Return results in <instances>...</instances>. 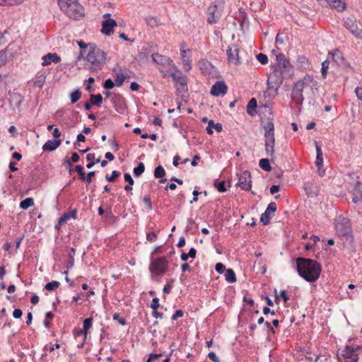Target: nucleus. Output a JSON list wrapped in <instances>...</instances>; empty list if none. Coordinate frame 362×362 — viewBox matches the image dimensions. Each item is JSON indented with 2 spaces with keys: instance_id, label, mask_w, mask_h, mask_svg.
I'll use <instances>...</instances> for the list:
<instances>
[{
  "instance_id": "obj_1",
  "label": "nucleus",
  "mask_w": 362,
  "mask_h": 362,
  "mask_svg": "<svg viewBox=\"0 0 362 362\" xmlns=\"http://www.w3.org/2000/svg\"><path fill=\"white\" fill-rule=\"evenodd\" d=\"M317 92V82L312 76L306 75L294 84L291 97L298 104L302 105L305 98L313 100Z\"/></svg>"
},
{
  "instance_id": "obj_2",
  "label": "nucleus",
  "mask_w": 362,
  "mask_h": 362,
  "mask_svg": "<svg viewBox=\"0 0 362 362\" xmlns=\"http://www.w3.org/2000/svg\"><path fill=\"white\" fill-rule=\"evenodd\" d=\"M88 52L83 56L86 61L85 68L90 71L95 72L100 70L105 64L107 54L95 44L88 47Z\"/></svg>"
},
{
  "instance_id": "obj_3",
  "label": "nucleus",
  "mask_w": 362,
  "mask_h": 362,
  "mask_svg": "<svg viewBox=\"0 0 362 362\" xmlns=\"http://www.w3.org/2000/svg\"><path fill=\"white\" fill-rule=\"evenodd\" d=\"M297 270L299 275L309 282L315 281L321 272L320 264L310 259L298 257L296 259Z\"/></svg>"
},
{
  "instance_id": "obj_4",
  "label": "nucleus",
  "mask_w": 362,
  "mask_h": 362,
  "mask_svg": "<svg viewBox=\"0 0 362 362\" xmlns=\"http://www.w3.org/2000/svg\"><path fill=\"white\" fill-rule=\"evenodd\" d=\"M264 137V150L267 156L273 157L275 153L274 145V124L272 121H267L263 125Z\"/></svg>"
},
{
  "instance_id": "obj_5",
  "label": "nucleus",
  "mask_w": 362,
  "mask_h": 362,
  "mask_svg": "<svg viewBox=\"0 0 362 362\" xmlns=\"http://www.w3.org/2000/svg\"><path fill=\"white\" fill-rule=\"evenodd\" d=\"M61 10L69 18H79L83 15V7L76 0H58Z\"/></svg>"
},
{
  "instance_id": "obj_6",
  "label": "nucleus",
  "mask_w": 362,
  "mask_h": 362,
  "mask_svg": "<svg viewBox=\"0 0 362 362\" xmlns=\"http://www.w3.org/2000/svg\"><path fill=\"white\" fill-rule=\"evenodd\" d=\"M160 72L163 73L164 77L168 75H170L173 77L175 83V86L179 93L187 91V77L183 75L180 71L177 69L172 71V69L164 70L160 68Z\"/></svg>"
},
{
  "instance_id": "obj_7",
  "label": "nucleus",
  "mask_w": 362,
  "mask_h": 362,
  "mask_svg": "<svg viewBox=\"0 0 362 362\" xmlns=\"http://www.w3.org/2000/svg\"><path fill=\"white\" fill-rule=\"evenodd\" d=\"M168 262L164 257L153 259L149 266L151 272L157 276H162L168 269Z\"/></svg>"
},
{
  "instance_id": "obj_8",
  "label": "nucleus",
  "mask_w": 362,
  "mask_h": 362,
  "mask_svg": "<svg viewBox=\"0 0 362 362\" xmlns=\"http://www.w3.org/2000/svg\"><path fill=\"white\" fill-rule=\"evenodd\" d=\"M282 71L279 69L274 70L268 76L267 86L269 88L277 90L283 81Z\"/></svg>"
},
{
  "instance_id": "obj_9",
  "label": "nucleus",
  "mask_w": 362,
  "mask_h": 362,
  "mask_svg": "<svg viewBox=\"0 0 362 362\" xmlns=\"http://www.w3.org/2000/svg\"><path fill=\"white\" fill-rule=\"evenodd\" d=\"M152 59L156 64L160 65V67H159L160 70V68L163 69L164 70H168L169 69H172V71H173L174 69H176V66H175V64L173 63V60H171L169 58H167L164 56H162L158 54H152Z\"/></svg>"
},
{
  "instance_id": "obj_10",
  "label": "nucleus",
  "mask_w": 362,
  "mask_h": 362,
  "mask_svg": "<svg viewBox=\"0 0 362 362\" xmlns=\"http://www.w3.org/2000/svg\"><path fill=\"white\" fill-rule=\"evenodd\" d=\"M180 55L183 64V69L188 71L192 69V50L186 48L185 44L180 45Z\"/></svg>"
},
{
  "instance_id": "obj_11",
  "label": "nucleus",
  "mask_w": 362,
  "mask_h": 362,
  "mask_svg": "<svg viewBox=\"0 0 362 362\" xmlns=\"http://www.w3.org/2000/svg\"><path fill=\"white\" fill-rule=\"evenodd\" d=\"M222 7L221 6H217L216 4H211L208 8V22L209 23H216L222 15Z\"/></svg>"
},
{
  "instance_id": "obj_12",
  "label": "nucleus",
  "mask_w": 362,
  "mask_h": 362,
  "mask_svg": "<svg viewBox=\"0 0 362 362\" xmlns=\"http://www.w3.org/2000/svg\"><path fill=\"white\" fill-rule=\"evenodd\" d=\"M237 185L243 190H250L252 188V177L250 173L246 170L239 175Z\"/></svg>"
},
{
  "instance_id": "obj_13",
  "label": "nucleus",
  "mask_w": 362,
  "mask_h": 362,
  "mask_svg": "<svg viewBox=\"0 0 362 362\" xmlns=\"http://www.w3.org/2000/svg\"><path fill=\"white\" fill-rule=\"evenodd\" d=\"M103 16L106 19L102 23L101 32L106 35H110L113 33V28L117 26V23L110 18V13H105Z\"/></svg>"
},
{
  "instance_id": "obj_14",
  "label": "nucleus",
  "mask_w": 362,
  "mask_h": 362,
  "mask_svg": "<svg viewBox=\"0 0 362 362\" xmlns=\"http://www.w3.org/2000/svg\"><path fill=\"white\" fill-rule=\"evenodd\" d=\"M344 26L356 37L362 40V29L359 28L356 21L351 18H347L344 21Z\"/></svg>"
},
{
  "instance_id": "obj_15",
  "label": "nucleus",
  "mask_w": 362,
  "mask_h": 362,
  "mask_svg": "<svg viewBox=\"0 0 362 362\" xmlns=\"http://www.w3.org/2000/svg\"><path fill=\"white\" fill-rule=\"evenodd\" d=\"M341 356L346 360V362H357L358 355L356 350L351 346H345L341 352Z\"/></svg>"
},
{
  "instance_id": "obj_16",
  "label": "nucleus",
  "mask_w": 362,
  "mask_h": 362,
  "mask_svg": "<svg viewBox=\"0 0 362 362\" xmlns=\"http://www.w3.org/2000/svg\"><path fill=\"white\" fill-rule=\"evenodd\" d=\"M315 147H316V160L315 165L317 168L318 174L320 176L322 177L325 175V170L323 169V158H322V151L320 147L317 145V143L315 141Z\"/></svg>"
},
{
  "instance_id": "obj_17",
  "label": "nucleus",
  "mask_w": 362,
  "mask_h": 362,
  "mask_svg": "<svg viewBox=\"0 0 362 362\" xmlns=\"http://www.w3.org/2000/svg\"><path fill=\"white\" fill-rule=\"evenodd\" d=\"M276 210V204L274 202L270 203L264 213H263L260 218V221L264 224L267 225L269 222L270 218H272V215Z\"/></svg>"
},
{
  "instance_id": "obj_18",
  "label": "nucleus",
  "mask_w": 362,
  "mask_h": 362,
  "mask_svg": "<svg viewBox=\"0 0 362 362\" xmlns=\"http://www.w3.org/2000/svg\"><path fill=\"white\" fill-rule=\"evenodd\" d=\"M239 49L237 45L229 47L227 49L228 61L230 64L237 65L239 63Z\"/></svg>"
},
{
  "instance_id": "obj_19",
  "label": "nucleus",
  "mask_w": 362,
  "mask_h": 362,
  "mask_svg": "<svg viewBox=\"0 0 362 362\" xmlns=\"http://www.w3.org/2000/svg\"><path fill=\"white\" fill-rule=\"evenodd\" d=\"M114 73L115 76V85L117 86H121L122 83L129 77V74L127 71L124 70L121 68H117L114 69Z\"/></svg>"
},
{
  "instance_id": "obj_20",
  "label": "nucleus",
  "mask_w": 362,
  "mask_h": 362,
  "mask_svg": "<svg viewBox=\"0 0 362 362\" xmlns=\"http://www.w3.org/2000/svg\"><path fill=\"white\" fill-rule=\"evenodd\" d=\"M23 101V97L21 94L18 93H13L10 95L9 103L13 110H19Z\"/></svg>"
},
{
  "instance_id": "obj_21",
  "label": "nucleus",
  "mask_w": 362,
  "mask_h": 362,
  "mask_svg": "<svg viewBox=\"0 0 362 362\" xmlns=\"http://www.w3.org/2000/svg\"><path fill=\"white\" fill-rule=\"evenodd\" d=\"M227 90V86L223 81L216 82L211 88V94L214 96L224 95Z\"/></svg>"
},
{
  "instance_id": "obj_22",
  "label": "nucleus",
  "mask_w": 362,
  "mask_h": 362,
  "mask_svg": "<svg viewBox=\"0 0 362 362\" xmlns=\"http://www.w3.org/2000/svg\"><path fill=\"white\" fill-rule=\"evenodd\" d=\"M349 229V221L345 218L339 217L336 220V230L339 233L345 234Z\"/></svg>"
},
{
  "instance_id": "obj_23",
  "label": "nucleus",
  "mask_w": 362,
  "mask_h": 362,
  "mask_svg": "<svg viewBox=\"0 0 362 362\" xmlns=\"http://www.w3.org/2000/svg\"><path fill=\"white\" fill-rule=\"evenodd\" d=\"M42 66H47L51 64V62L58 63L60 62V57L56 53H49L42 58Z\"/></svg>"
},
{
  "instance_id": "obj_24",
  "label": "nucleus",
  "mask_w": 362,
  "mask_h": 362,
  "mask_svg": "<svg viewBox=\"0 0 362 362\" xmlns=\"http://www.w3.org/2000/svg\"><path fill=\"white\" fill-rule=\"evenodd\" d=\"M61 139L58 140H49L42 146L43 151H52L57 149L61 144Z\"/></svg>"
},
{
  "instance_id": "obj_25",
  "label": "nucleus",
  "mask_w": 362,
  "mask_h": 362,
  "mask_svg": "<svg viewBox=\"0 0 362 362\" xmlns=\"http://www.w3.org/2000/svg\"><path fill=\"white\" fill-rule=\"evenodd\" d=\"M276 59L278 60L279 69H281L280 71H282L283 72L285 71H289L291 70V65L290 62L284 58V56H278Z\"/></svg>"
},
{
  "instance_id": "obj_26",
  "label": "nucleus",
  "mask_w": 362,
  "mask_h": 362,
  "mask_svg": "<svg viewBox=\"0 0 362 362\" xmlns=\"http://www.w3.org/2000/svg\"><path fill=\"white\" fill-rule=\"evenodd\" d=\"M353 202L354 203L362 202V183H358L354 190Z\"/></svg>"
},
{
  "instance_id": "obj_27",
  "label": "nucleus",
  "mask_w": 362,
  "mask_h": 362,
  "mask_svg": "<svg viewBox=\"0 0 362 362\" xmlns=\"http://www.w3.org/2000/svg\"><path fill=\"white\" fill-rule=\"evenodd\" d=\"M76 216V212L75 211L64 214L59 219L58 223L56 226L57 228H59L60 226L66 223L71 218L75 219Z\"/></svg>"
},
{
  "instance_id": "obj_28",
  "label": "nucleus",
  "mask_w": 362,
  "mask_h": 362,
  "mask_svg": "<svg viewBox=\"0 0 362 362\" xmlns=\"http://www.w3.org/2000/svg\"><path fill=\"white\" fill-rule=\"evenodd\" d=\"M331 7L338 10L343 11L346 8V4L341 0H325Z\"/></svg>"
},
{
  "instance_id": "obj_29",
  "label": "nucleus",
  "mask_w": 362,
  "mask_h": 362,
  "mask_svg": "<svg viewBox=\"0 0 362 362\" xmlns=\"http://www.w3.org/2000/svg\"><path fill=\"white\" fill-rule=\"evenodd\" d=\"M304 189L309 197H315L317 194V189L315 185L311 182H306L304 185Z\"/></svg>"
},
{
  "instance_id": "obj_30",
  "label": "nucleus",
  "mask_w": 362,
  "mask_h": 362,
  "mask_svg": "<svg viewBox=\"0 0 362 362\" xmlns=\"http://www.w3.org/2000/svg\"><path fill=\"white\" fill-rule=\"evenodd\" d=\"M213 129H216V132H221L223 129L222 125L220 123L215 124L213 120H209L208 122V126L206 129L207 133L209 134H213Z\"/></svg>"
},
{
  "instance_id": "obj_31",
  "label": "nucleus",
  "mask_w": 362,
  "mask_h": 362,
  "mask_svg": "<svg viewBox=\"0 0 362 362\" xmlns=\"http://www.w3.org/2000/svg\"><path fill=\"white\" fill-rule=\"evenodd\" d=\"M225 279L229 283H235L236 281V276L233 269H226Z\"/></svg>"
},
{
  "instance_id": "obj_32",
  "label": "nucleus",
  "mask_w": 362,
  "mask_h": 362,
  "mask_svg": "<svg viewBox=\"0 0 362 362\" xmlns=\"http://www.w3.org/2000/svg\"><path fill=\"white\" fill-rule=\"evenodd\" d=\"M329 57H331L332 60L338 64H341L344 62V57L338 50L329 54Z\"/></svg>"
},
{
  "instance_id": "obj_33",
  "label": "nucleus",
  "mask_w": 362,
  "mask_h": 362,
  "mask_svg": "<svg viewBox=\"0 0 362 362\" xmlns=\"http://www.w3.org/2000/svg\"><path fill=\"white\" fill-rule=\"evenodd\" d=\"M34 204V200L33 198L28 197L21 202L20 203V207L22 209H27L30 206H33Z\"/></svg>"
},
{
  "instance_id": "obj_34",
  "label": "nucleus",
  "mask_w": 362,
  "mask_h": 362,
  "mask_svg": "<svg viewBox=\"0 0 362 362\" xmlns=\"http://www.w3.org/2000/svg\"><path fill=\"white\" fill-rule=\"evenodd\" d=\"M259 167L265 170V171H270L272 168L269 163V160L267 158H262L259 162Z\"/></svg>"
},
{
  "instance_id": "obj_35",
  "label": "nucleus",
  "mask_w": 362,
  "mask_h": 362,
  "mask_svg": "<svg viewBox=\"0 0 362 362\" xmlns=\"http://www.w3.org/2000/svg\"><path fill=\"white\" fill-rule=\"evenodd\" d=\"M102 101L103 97L100 94L90 95V103L92 105L100 106Z\"/></svg>"
},
{
  "instance_id": "obj_36",
  "label": "nucleus",
  "mask_w": 362,
  "mask_h": 362,
  "mask_svg": "<svg viewBox=\"0 0 362 362\" xmlns=\"http://www.w3.org/2000/svg\"><path fill=\"white\" fill-rule=\"evenodd\" d=\"M77 43H78V46L80 47V48L81 49V53H80V57H78V59H79L81 57H83L86 53V52H88L87 51L88 50V47L91 43L86 44V43H85L82 40L77 41Z\"/></svg>"
},
{
  "instance_id": "obj_37",
  "label": "nucleus",
  "mask_w": 362,
  "mask_h": 362,
  "mask_svg": "<svg viewBox=\"0 0 362 362\" xmlns=\"http://www.w3.org/2000/svg\"><path fill=\"white\" fill-rule=\"evenodd\" d=\"M165 175V171L161 165H159L155 168L154 176L156 177L162 178L164 177Z\"/></svg>"
},
{
  "instance_id": "obj_38",
  "label": "nucleus",
  "mask_w": 362,
  "mask_h": 362,
  "mask_svg": "<svg viewBox=\"0 0 362 362\" xmlns=\"http://www.w3.org/2000/svg\"><path fill=\"white\" fill-rule=\"evenodd\" d=\"M329 59H327L322 63L321 72L323 78H325L327 77V70L329 69Z\"/></svg>"
},
{
  "instance_id": "obj_39",
  "label": "nucleus",
  "mask_w": 362,
  "mask_h": 362,
  "mask_svg": "<svg viewBox=\"0 0 362 362\" xmlns=\"http://www.w3.org/2000/svg\"><path fill=\"white\" fill-rule=\"evenodd\" d=\"M81 93L79 90H76L70 95L71 101L72 103H76L81 98Z\"/></svg>"
},
{
  "instance_id": "obj_40",
  "label": "nucleus",
  "mask_w": 362,
  "mask_h": 362,
  "mask_svg": "<svg viewBox=\"0 0 362 362\" xmlns=\"http://www.w3.org/2000/svg\"><path fill=\"white\" fill-rule=\"evenodd\" d=\"M59 286V282L57 281H53L52 282L47 283L45 285V288L48 291H54L57 289Z\"/></svg>"
},
{
  "instance_id": "obj_41",
  "label": "nucleus",
  "mask_w": 362,
  "mask_h": 362,
  "mask_svg": "<svg viewBox=\"0 0 362 362\" xmlns=\"http://www.w3.org/2000/svg\"><path fill=\"white\" fill-rule=\"evenodd\" d=\"M144 165L143 163H140L139 165L134 169V173L135 176L141 175L144 171Z\"/></svg>"
},
{
  "instance_id": "obj_42",
  "label": "nucleus",
  "mask_w": 362,
  "mask_h": 362,
  "mask_svg": "<svg viewBox=\"0 0 362 362\" xmlns=\"http://www.w3.org/2000/svg\"><path fill=\"white\" fill-rule=\"evenodd\" d=\"M120 175V173L116 170L112 171V175H107L105 178L109 182H114Z\"/></svg>"
},
{
  "instance_id": "obj_43",
  "label": "nucleus",
  "mask_w": 362,
  "mask_h": 362,
  "mask_svg": "<svg viewBox=\"0 0 362 362\" xmlns=\"http://www.w3.org/2000/svg\"><path fill=\"white\" fill-rule=\"evenodd\" d=\"M199 66L202 70L206 71L212 67L211 64L207 61L199 62Z\"/></svg>"
},
{
  "instance_id": "obj_44",
  "label": "nucleus",
  "mask_w": 362,
  "mask_h": 362,
  "mask_svg": "<svg viewBox=\"0 0 362 362\" xmlns=\"http://www.w3.org/2000/svg\"><path fill=\"white\" fill-rule=\"evenodd\" d=\"M257 59L262 64H266L268 62V58L267 55L264 54H258L257 55Z\"/></svg>"
},
{
  "instance_id": "obj_45",
  "label": "nucleus",
  "mask_w": 362,
  "mask_h": 362,
  "mask_svg": "<svg viewBox=\"0 0 362 362\" xmlns=\"http://www.w3.org/2000/svg\"><path fill=\"white\" fill-rule=\"evenodd\" d=\"M45 81V76L41 75L38 79L35 82L34 86L36 87L42 88Z\"/></svg>"
},
{
  "instance_id": "obj_46",
  "label": "nucleus",
  "mask_w": 362,
  "mask_h": 362,
  "mask_svg": "<svg viewBox=\"0 0 362 362\" xmlns=\"http://www.w3.org/2000/svg\"><path fill=\"white\" fill-rule=\"evenodd\" d=\"M92 326V318H86L83 322V329L86 332Z\"/></svg>"
},
{
  "instance_id": "obj_47",
  "label": "nucleus",
  "mask_w": 362,
  "mask_h": 362,
  "mask_svg": "<svg viewBox=\"0 0 362 362\" xmlns=\"http://www.w3.org/2000/svg\"><path fill=\"white\" fill-rule=\"evenodd\" d=\"M115 86H116L115 83L109 78L105 81L103 87L105 89H112Z\"/></svg>"
},
{
  "instance_id": "obj_48",
  "label": "nucleus",
  "mask_w": 362,
  "mask_h": 362,
  "mask_svg": "<svg viewBox=\"0 0 362 362\" xmlns=\"http://www.w3.org/2000/svg\"><path fill=\"white\" fill-rule=\"evenodd\" d=\"M256 107H257V101H256L255 98H252L249 101V103L247 105V112H248V114L252 115V113L250 112V108H255Z\"/></svg>"
},
{
  "instance_id": "obj_49",
  "label": "nucleus",
  "mask_w": 362,
  "mask_h": 362,
  "mask_svg": "<svg viewBox=\"0 0 362 362\" xmlns=\"http://www.w3.org/2000/svg\"><path fill=\"white\" fill-rule=\"evenodd\" d=\"M76 171L78 173L80 177L81 180H85V173L83 171V168L81 165H76Z\"/></svg>"
},
{
  "instance_id": "obj_50",
  "label": "nucleus",
  "mask_w": 362,
  "mask_h": 362,
  "mask_svg": "<svg viewBox=\"0 0 362 362\" xmlns=\"http://www.w3.org/2000/svg\"><path fill=\"white\" fill-rule=\"evenodd\" d=\"M216 189H218V192H224L226 191V189L225 187V182L224 181H222L218 184H214Z\"/></svg>"
},
{
  "instance_id": "obj_51",
  "label": "nucleus",
  "mask_w": 362,
  "mask_h": 362,
  "mask_svg": "<svg viewBox=\"0 0 362 362\" xmlns=\"http://www.w3.org/2000/svg\"><path fill=\"white\" fill-rule=\"evenodd\" d=\"M159 299L158 298H154L152 300V303L151 304V308L155 310L159 307Z\"/></svg>"
},
{
  "instance_id": "obj_52",
  "label": "nucleus",
  "mask_w": 362,
  "mask_h": 362,
  "mask_svg": "<svg viewBox=\"0 0 362 362\" xmlns=\"http://www.w3.org/2000/svg\"><path fill=\"white\" fill-rule=\"evenodd\" d=\"M284 43V37L281 34H278L276 37V44L283 45Z\"/></svg>"
},
{
  "instance_id": "obj_53",
  "label": "nucleus",
  "mask_w": 362,
  "mask_h": 362,
  "mask_svg": "<svg viewBox=\"0 0 362 362\" xmlns=\"http://www.w3.org/2000/svg\"><path fill=\"white\" fill-rule=\"evenodd\" d=\"M215 269L216 272L220 274H222L225 270V266L222 263H217L215 266Z\"/></svg>"
},
{
  "instance_id": "obj_54",
  "label": "nucleus",
  "mask_w": 362,
  "mask_h": 362,
  "mask_svg": "<svg viewBox=\"0 0 362 362\" xmlns=\"http://www.w3.org/2000/svg\"><path fill=\"white\" fill-rule=\"evenodd\" d=\"M355 93L358 99L362 101V87H356L355 89Z\"/></svg>"
},
{
  "instance_id": "obj_55",
  "label": "nucleus",
  "mask_w": 362,
  "mask_h": 362,
  "mask_svg": "<svg viewBox=\"0 0 362 362\" xmlns=\"http://www.w3.org/2000/svg\"><path fill=\"white\" fill-rule=\"evenodd\" d=\"M23 315V312L20 309H15L13 312V317L18 319L21 318Z\"/></svg>"
},
{
  "instance_id": "obj_56",
  "label": "nucleus",
  "mask_w": 362,
  "mask_h": 362,
  "mask_svg": "<svg viewBox=\"0 0 362 362\" xmlns=\"http://www.w3.org/2000/svg\"><path fill=\"white\" fill-rule=\"evenodd\" d=\"M143 201H144V204H146V207L148 208V209L150 210L152 209L151 202L148 197H144Z\"/></svg>"
},
{
  "instance_id": "obj_57",
  "label": "nucleus",
  "mask_w": 362,
  "mask_h": 362,
  "mask_svg": "<svg viewBox=\"0 0 362 362\" xmlns=\"http://www.w3.org/2000/svg\"><path fill=\"white\" fill-rule=\"evenodd\" d=\"M95 175V172L92 171L88 173L87 176H85V181H86L88 183L91 182L92 177Z\"/></svg>"
},
{
  "instance_id": "obj_58",
  "label": "nucleus",
  "mask_w": 362,
  "mask_h": 362,
  "mask_svg": "<svg viewBox=\"0 0 362 362\" xmlns=\"http://www.w3.org/2000/svg\"><path fill=\"white\" fill-rule=\"evenodd\" d=\"M161 356H162V354H151L150 355L148 359L147 360V362H151L152 361L158 359V358H159Z\"/></svg>"
},
{
  "instance_id": "obj_59",
  "label": "nucleus",
  "mask_w": 362,
  "mask_h": 362,
  "mask_svg": "<svg viewBox=\"0 0 362 362\" xmlns=\"http://www.w3.org/2000/svg\"><path fill=\"white\" fill-rule=\"evenodd\" d=\"M182 315H183V312L181 310H178L172 316V320H175L177 317H182Z\"/></svg>"
},
{
  "instance_id": "obj_60",
  "label": "nucleus",
  "mask_w": 362,
  "mask_h": 362,
  "mask_svg": "<svg viewBox=\"0 0 362 362\" xmlns=\"http://www.w3.org/2000/svg\"><path fill=\"white\" fill-rule=\"evenodd\" d=\"M95 81V79L93 77H90L88 79V84L86 86V90H88V91H90L91 89H92V83H93Z\"/></svg>"
},
{
  "instance_id": "obj_61",
  "label": "nucleus",
  "mask_w": 362,
  "mask_h": 362,
  "mask_svg": "<svg viewBox=\"0 0 362 362\" xmlns=\"http://www.w3.org/2000/svg\"><path fill=\"white\" fill-rule=\"evenodd\" d=\"M124 180L125 181L128 182L130 185H134V180L129 174H124Z\"/></svg>"
},
{
  "instance_id": "obj_62",
  "label": "nucleus",
  "mask_w": 362,
  "mask_h": 362,
  "mask_svg": "<svg viewBox=\"0 0 362 362\" xmlns=\"http://www.w3.org/2000/svg\"><path fill=\"white\" fill-rule=\"evenodd\" d=\"M208 356L209 358L213 361L214 362H218V359L216 356V355L215 354V353L214 352H210L209 354H208Z\"/></svg>"
},
{
  "instance_id": "obj_63",
  "label": "nucleus",
  "mask_w": 362,
  "mask_h": 362,
  "mask_svg": "<svg viewBox=\"0 0 362 362\" xmlns=\"http://www.w3.org/2000/svg\"><path fill=\"white\" fill-rule=\"evenodd\" d=\"M279 185H272L270 188V192L271 194H274L276 192H278L279 191Z\"/></svg>"
},
{
  "instance_id": "obj_64",
  "label": "nucleus",
  "mask_w": 362,
  "mask_h": 362,
  "mask_svg": "<svg viewBox=\"0 0 362 362\" xmlns=\"http://www.w3.org/2000/svg\"><path fill=\"white\" fill-rule=\"evenodd\" d=\"M130 88L132 91L137 90L139 88V85L136 82H132L131 83Z\"/></svg>"
}]
</instances>
